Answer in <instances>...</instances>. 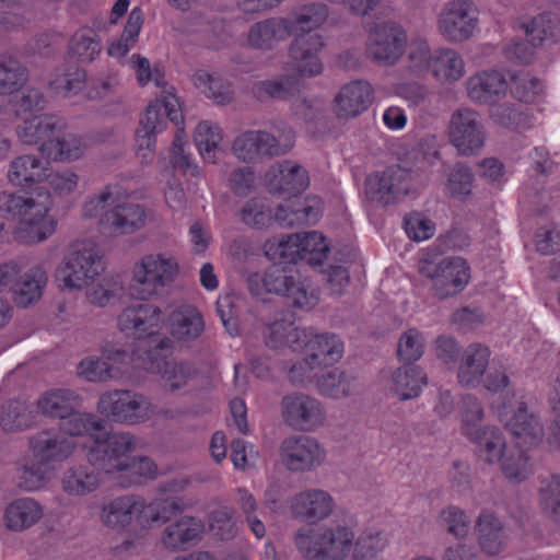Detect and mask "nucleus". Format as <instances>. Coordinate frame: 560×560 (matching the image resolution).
Masks as SVG:
<instances>
[{"instance_id":"423d86ee","label":"nucleus","mask_w":560,"mask_h":560,"mask_svg":"<svg viewBox=\"0 0 560 560\" xmlns=\"http://www.w3.org/2000/svg\"><path fill=\"white\" fill-rule=\"evenodd\" d=\"M104 269L102 256L91 241L71 245L63 264L56 270V279L68 289H82Z\"/></svg>"},{"instance_id":"680f3d73","label":"nucleus","mask_w":560,"mask_h":560,"mask_svg":"<svg viewBox=\"0 0 560 560\" xmlns=\"http://www.w3.org/2000/svg\"><path fill=\"white\" fill-rule=\"evenodd\" d=\"M221 136L208 121H201L195 130V143L206 161L214 163V153Z\"/></svg>"},{"instance_id":"c85d7f7f","label":"nucleus","mask_w":560,"mask_h":560,"mask_svg":"<svg viewBox=\"0 0 560 560\" xmlns=\"http://www.w3.org/2000/svg\"><path fill=\"white\" fill-rule=\"evenodd\" d=\"M47 282V273L40 266H34L20 275L13 287V301L19 307H28L42 298V290Z\"/></svg>"},{"instance_id":"09e8293b","label":"nucleus","mask_w":560,"mask_h":560,"mask_svg":"<svg viewBox=\"0 0 560 560\" xmlns=\"http://www.w3.org/2000/svg\"><path fill=\"white\" fill-rule=\"evenodd\" d=\"M50 472V466L42 463L33 455L18 470V486L25 491L43 488Z\"/></svg>"},{"instance_id":"5fc2aeb1","label":"nucleus","mask_w":560,"mask_h":560,"mask_svg":"<svg viewBox=\"0 0 560 560\" xmlns=\"http://www.w3.org/2000/svg\"><path fill=\"white\" fill-rule=\"evenodd\" d=\"M78 375L88 382H106L119 374V369L100 358H85L78 364Z\"/></svg>"},{"instance_id":"393cba45","label":"nucleus","mask_w":560,"mask_h":560,"mask_svg":"<svg viewBox=\"0 0 560 560\" xmlns=\"http://www.w3.org/2000/svg\"><path fill=\"white\" fill-rule=\"evenodd\" d=\"M522 70H506L511 93L518 103H502L490 108V117L493 121L506 128L517 126L523 119L522 103L525 98V86L522 84Z\"/></svg>"},{"instance_id":"2eb2a0df","label":"nucleus","mask_w":560,"mask_h":560,"mask_svg":"<svg viewBox=\"0 0 560 560\" xmlns=\"http://www.w3.org/2000/svg\"><path fill=\"white\" fill-rule=\"evenodd\" d=\"M280 457L290 471H311L324 462L325 453L315 439L291 435L281 442Z\"/></svg>"},{"instance_id":"4be33fe9","label":"nucleus","mask_w":560,"mask_h":560,"mask_svg":"<svg viewBox=\"0 0 560 560\" xmlns=\"http://www.w3.org/2000/svg\"><path fill=\"white\" fill-rule=\"evenodd\" d=\"M373 102V90L369 82L357 80L345 84L335 97V112L339 118H354Z\"/></svg>"},{"instance_id":"39448f33","label":"nucleus","mask_w":560,"mask_h":560,"mask_svg":"<svg viewBox=\"0 0 560 560\" xmlns=\"http://www.w3.org/2000/svg\"><path fill=\"white\" fill-rule=\"evenodd\" d=\"M113 203L112 192L103 191L84 202L82 215L86 219L101 215L98 231L108 237L129 234L144 226L147 215L142 206L127 202L105 211Z\"/></svg>"},{"instance_id":"c9c22d12","label":"nucleus","mask_w":560,"mask_h":560,"mask_svg":"<svg viewBox=\"0 0 560 560\" xmlns=\"http://www.w3.org/2000/svg\"><path fill=\"white\" fill-rule=\"evenodd\" d=\"M393 390L400 400L419 396L422 386L427 384V375L416 365L405 363L393 373Z\"/></svg>"},{"instance_id":"ea45409f","label":"nucleus","mask_w":560,"mask_h":560,"mask_svg":"<svg viewBox=\"0 0 560 560\" xmlns=\"http://www.w3.org/2000/svg\"><path fill=\"white\" fill-rule=\"evenodd\" d=\"M431 73L440 81H457L464 74V61L452 49H438L433 52V59L431 60Z\"/></svg>"},{"instance_id":"a19ab883","label":"nucleus","mask_w":560,"mask_h":560,"mask_svg":"<svg viewBox=\"0 0 560 560\" xmlns=\"http://www.w3.org/2000/svg\"><path fill=\"white\" fill-rule=\"evenodd\" d=\"M105 425V420L81 412L79 407H72V411L59 421L60 431L71 436L89 434L94 438L95 433L103 431Z\"/></svg>"},{"instance_id":"72a5a7b5","label":"nucleus","mask_w":560,"mask_h":560,"mask_svg":"<svg viewBox=\"0 0 560 560\" xmlns=\"http://www.w3.org/2000/svg\"><path fill=\"white\" fill-rule=\"evenodd\" d=\"M479 448V456L487 463L499 462L503 455L505 441L501 431L497 427L487 425L469 430L465 434Z\"/></svg>"},{"instance_id":"49530a36","label":"nucleus","mask_w":560,"mask_h":560,"mask_svg":"<svg viewBox=\"0 0 560 560\" xmlns=\"http://www.w3.org/2000/svg\"><path fill=\"white\" fill-rule=\"evenodd\" d=\"M299 242L296 233L282 236L278 242L269 241L265 244V254L275 265L296 264L302 260Z\"/></svg>"},{"instance_id":"0e129e2a","label":"nucleus","mask_w":560,"mask_h":560,"mask_svg":"<svg viewBox=\"0 0 560 560\" xmlns=\"http://www.w3.org/2000/svg\"><path fill=\"white\" fill-rule=\"evenodd\" d=\"M184 130L178 129L171 152V163L174 168L180 170L184 174L189 173L191 176L199 174L198 166L190 161L189 153L185 151Z\"/></svg>"},{"instance_id":"cd10ccee","label":"nucleus","mask_w":560,"mask_h":560,"mask_svg":"<svg viewBox=\"0 0 560 560\" xmlns=\"http://www.w3.org/2000/svg\"><path fill=\"white\" fill-rule=\"evenodd\" d=\"M288 35H290L288 21L271 18L253 24L249 27L247 40L249 46L255 49L270 50Z\"/></svg>"},{"instance_id":"2f4dec72","label":"nucleus","mask_w":560,"mask_h":560,"mask_svg":"<svg viewBox=\"0 0 560 560\" xmlns=\"http://www.w3.org/2000/svg\"><path fill=\"white\" fill-rule=\"evenodd\" d=\"M47 171L39 159L22 155L11 162L8 178L15 186L28 188L33 184L45 180Z\"/></svg>"},{"instance_id":"13d9d810","label":"nucleus","mask_w":560,"mask_h":560,"mask_svg":"<svg viewBox=\"0 0 560 560\" xmlns=\"http://www.w3.org/2000/svg\"><path fill=\"white\" fill-rule=\"evenodd\" d=\"M46 104L45 95L37 89H30L11 98L9 103L11 110L19 117L39 113L45 109Z\"/></svg>"},{"instance_id":"7c9ffc66","label":"nucleus","mask_w":560,"mask_h":560,"mask_svg":"<svg viewBox=\"0 0 560 560\" xmlns=\"http://www.w3.org/2000/svg\"><path fill=\"white\" fill-rule=\"evenodd\" d=\"M358 377L348 371L334 369L317 380V388L324 396L340 399L355 394L359 390Z\"/></svg>"},{"instance_id":"412c9836","label":"nucleus","mask_w":560,"mask_h":560,"mask_svg":"<svg viewBox=\"0 0 560 560\" xmlns=\"http://www.w3.org/2000/svg\"><path fill=\"white\" fill-rule=\"evenodd\" d=\"M32 455L42 463L50 466L67 459L73 448L72 440L51 430H43L30 438Z\"/></svg>"},{"instance_id":"c03bdc74","label":"nucleus","mask_w":560,"mask_h":560,"mask_svg":"<svg viewBox=\"0 0 560 560\" xmlns=\"http://www.w3.org/2000/svg\"><path fill=\"white\" fill-rule=\"evenodd\" d=\"M540 510L551 521H560V475L540 478L536 489Z\"/></svg>"},{"instance_id":"de8ad7c7","label":"nucleus","mask_w":560,"mask_h":560,"mask_svg":"<svg viewBox=\"0 0 560 560\" xmlns=\"http://www.w3.org/2000/svg\"><path fill=\"white\" fill-rule=\"evenodd\" d=\"M300 234V253L302 261L312 266H320L328 256L329 245L326 237L317 232H304Z\"/></svg>"},{"instance_id":"864d4df0","label":"nucleus","mask_w":560,"mask_h":560,"mask_svg":"<svg viewBox=\"0 0 560 560\" xmlns=\"http://www.w3.org/2000/svg\"><path fill=\"white\" fill-rule=\"evenodd\" d=\"M158 369L172 392L185 386L195 375V369L187 362L162 361L158 363Z\"/></svg>"},{"instance_id":"c756f323","label":"nucleus","mask_w":560,"mask_h":560,"mask_svg":"<svg viewBox=\"0 0 560 560\" xmlns=\"http://www.w3.org/2000/svg\"><path fill=\"white\" fill-rule=\"evenodd\" d=\"M508 84H510V78L506 79L505 75L494 70L485 71L468 80V95L476 102L491 103L505 92Z\"/></svg>"},{"instance_id":"aec40b11","label":"nucleus","mask_w":560,"mask_h":560,"mask_svg":"<svg viewBox=\"0 0 560 560\" xmlns=\"http://www.w3.org/2000/svg\"><path fill=\"white\" fill-rule=\"evenodd\" d=\"M66 128L62 118L55 115L35 116L25 119L16 129L18 136L23 143L38 144L43 155H47L46 144L54 142L57 136Z\"/></svg>"},{"instance_id":"a211bd4d","label":"nucleus","mask_w":560,"mask_h":560,"mask_svg":"<svg viewBox=\"0 0 560 560\" xmlns=\"http://www.w3.org/2000/svg\"><path fill=\"white\" fill-rule=\"evenodd\" d=\"M162 320V311L159 306L141 303L126 307L119 314L117 325L127 337L141 339L155 335Z\"/></svg>"},{"instance_id":"a18cd8bd","label":"nucleus","mask_w":560,"mask_h":560,"mask_svg":"<svg viewBox=\"0 0 560 560\" xmlns=\"http://www.w3.org/2000/svg\"><path fill=\"white\" fill-rule=\"evenodd\" d=\"M27 81V69L16 58L0 56V95L19 91Z\"/></svg>"},{"instance_id":"ddd939ff","label":"nucleus","mask_w":560,"mask_h":560,"mask_svg":"<svg viewBox=\"0 0 560 560\" xmlns=\"http://www.w3.org/2000/svg\"><path fill=\"white\" fill-rule=\"evenodd\" d=\"M406 44L407 35L399 24L377 23L370 33L366 55L378 65L392 66L402 56Z\"/></svg>"},{"instance_id":"6e6552de","label":"nucleus","mask_w":560,"mask_h":560,"mask_svg":"<svg viewBox=\"0 0 560 560\" xmlns=\"http://www.w3.org/2000/svg\"><path fill=\"white\" fill-rule=\"evenodd\" d=\"M95 445L88 454V460L105 474L121 472L129 453L135 448V438L128 432L107 433L106 425L94 436Z\"/></svg>"},{"instance_id":"58836bf2","label":"nucleus","mask_w":560,"mask_h":560,"mask_svg":"<svg viewBox=\"0 0 560 560\" xmlns=\"http://www.w3.org/2000/svg\"><path fill=\"white\" fill-rule=\"evenodd\" d=\"M166 127V120L161 114L159 103H150L140 119V127L137 130V148L140 150L152 149L156 143V135Z\"/></svg>"},{"instance_id":"b1692460","label":"nucleus","mask_w":560,"mask_h":560,"mask_svg":"<svg viewBox=\"0 0 560 560\" xmlns=\"http://www.w3.org/2000/svg\"><path fill=\"white\" fill-rule=\"evenodd\" d=\"M294 73L280 74L270 80L258 81L252 86L253 96L259 102L269 100L285 101L300 93V79L304 78L299 73L293 61Z\"/></svg>"},{"instance_id":"f257e3e1","label":"nucleus","mask_w":560,"mask_h":560,"mask_svg":"<svg viewBox=\"0 0 560 560\" xmlns=\"http://www.w3.org/2000/svg\"><path fill=\"white\" fill-rule=\"evenodd\" d=\"M315 532L308 527L307 533H300L296 538L299 549L311 560H342L351 550L355 560H365L385 546V539L377 527H361L355 534L352 527H323Z\"/></svg>"},{"instance_id":"dca6fc26","label":"nucleus","mask_w":560,"mask_h":560,"mask_svg":"<svg viewBox=\"0 0 560 560\" xmlns=\"http://www.w3.org/2000/svg\"><path fill=\"white\" fill-rule=\"evenodd\" d=\"M308 184L306 170L289 160L275 163L265 174L267 190L283 198L298 197L307 188Z\"/></svg>"},{"instance_id":"1a4fd4ad","label":"nucleus","mask_w":560,"mask_h":560,"mask_svg":"<svg viewBox=\"0 0 560 560\" xmlns=\"http://www.w3.org/2000/svg\"><path fill=\"white\" fill-rule=\"evenodd\" d=\"M419 272L432 280L434 295L441 300L462 292L470 279L469 267L460 257H447L436 265L420 261Z\"/></svg>"},{"instance_id":"4d7b16f0","label":"nucleus","mask_w":560,"mask_h":560,"mask_svg":"<svg viewBox=\"0 0 560 560\" xmlns=\"http://www.w3.org/2000/svg\"><path fill=\"white\" fill-rule=\"evenodd\" d=\"M100 51L101 44L91 30L75 33L69 42V54L81 62H91Z\"/></svg>"},{"instance_id":"f8f14e48","label":"nucleus","mask_w":560,"mask_h":560,"mask_svg":"<svg viewBox=\"0 0 560 560\" xmlns=\"http://www.w3.org/2000/svg\"><path fill=\"white\" fill-rule=\"evenodd\" d=\"M151 404L141 394L131 390H113L100 397L97 408L115 422L136 424L149 419Z\"/></svg>"},{"instance_id":"a878e982","label":"nucleus","mask_w":560,"mask_h":560,"mask_svg":"<svg viewBox=\"0 0 560 560\" xmlns=\"http://www.w3.org/2000/svg\"><path fill=\"white\" fill-rule=\"evenodd\" d=\"M513 398L514 394L506 390L499 407V419L511 436L516 440L515 446L518 448L520 458H522L524 454L525 402H515Z\"/></svg>"},{"instance_id":"6ab92c4d","label":"nucleus","mask_w":560,"mask_h":560,"mask_svg":"<svg viewBox=\"0 0 560 560\" xmlns=\"http://www.w3.org/2000/svg\"><path fill=\"white\" fill-rule=\"evenodd\" d=\"M477 14L474 5L467 1L451 2L440 15L441 34L450 42L467 40L477 26Z\"/></svg>"},{"instance_id":"bf43d9fd","label":"nucleus","mask_w":560,"mask_h":560,"mask_svg":"<svg viewBox=\"0 0 560 560\" xmlns=\"http://www.w3.org/2000/svg\"><path fill=\"white\" fill-rule=\"evenodd\" d=\"M423 346L422 334L416 328L408 329L399 339L397 347L398 359L409 364L418 361L423 354Z\"/></svg>"},{"instance_id":"69168bd1","label":"nucleus","mask_w":560,"mask_h":560,"mask_svg":"<svg viewBox=\"0 0 560 560\" xmlns=\"http://www.w3.org/2000/svg\"><path fill=\"white\" fill-rule=\"evenodd\" d=\"M474 174L464 163H456L448 174V189L453 196L470 194Z\"/></svg>"},{"instance_id":"603ef678","label":"nucleus","mask_w":560,"mask_h":560,"mask_svg":"<svg viewBox=\"0 0 560 560\" xmlns=\"http://www.w3.org/2000/svg\"><path fill=\"white\" fill-rule=\"evenodd\" d=\"M255 142L258 159L261 156H277L284 154L293 145V132L290 128L278 137L267 131L255 130Z\"/></svg>"},{"instance_id":"3c124183","label":"nucleus","mask_w":560,"mask_h":560,"mask_svg":"<svg viewBox=\"0 0 560 560\" xmlns=\"http://www.w3.org/2000/svg\"><path fill=\"white\" fill-rule=\"evenodd\" d=\"M98 478L94 470L84 466H75L63 474L62 486L66 492L74 495H83L96 489Z\"/></svg>"},{"instance_id":"5701e85b","label":"nucleus","mask_w":560,"mask_h":560,"mask_svg":"<svg viewBox=\"0 0 560 560\" xmlns=\"http://www.w3.org/2000/svg\"><path fill=\"white\" fill-rule=\"evenodd\" d=\"M294 517L310 525L325 520L332 512V498L325 491L313 489L296 494L291 502Z\"/></svg>"},{"instance_id":"79ce46f5","label":"nucleus","mask_w":560,"mask_h":560,"mask_svg":"<svg viewBox=\"0 0 560 560\" xmlns=\"http://www.w3.org/2000/svg\"><path fill=\"white\" fill-rule=\"evenodd\" d=\"M171 332L178 339H196L203 331L201 314L192 307L173 312L170 317Z\"/></svg>"},{"instance_id":"774afa93","label":"nucleus","mask_w":560,"mask_h":560,"mask_svg":"<svg viewBox=\"0 0 560 560\" xmlns=\"http://www.w3.org/2000/svg\"><path fill=\"white\" fill-rule=\"evenodd\" d=\"M536 249L545 255L560 250V224H551L538 231L535 238Z\"/></svg>"},{"instance_id":"e2e57ef3","label":"nucleus","mask_w":560,"mask_h":560,"mask_svg":"<svg viewBox=\"0 0 560 560\" xmlns=\"http://www.w3.org/2000/svg\"><path fill=\"white\" fill-rule=\"evenodd\" d=\"M405 231L409 238L420 242L434 234V223L420 212H411L405 217Z\"/></svg>"},{"instance_id":"473e14b6","label":"nucleus","mask_w":560,"mask_h":560,"mask_svg":"<svg viewBox=\"0 0 560 560\" xmlns=\"http://www.w3.org/2000/svg\"><path fill=\"white\" fill-rule=\"evenodd\" d=\"M240 221L253 230H267L278 224L277 211L273 212L270 202L265 198H250L240 209Z\"/></svg>"},{"instance_id":"4468645a","label":"nucleus","mask_w":560,"mask_h":560,"mask_svg":"<svg viewBox=\"0 0 560 560\" xmlns=\"http://www.w3.org/2000/svg\"><path fill=\"white\" fill-rule=\"evenodd\" d=\"M410 188V172L400 165H392L382 174L371 175L365 180L368 198L384 206L400 200L409 192Z\"/></svg>"},{"instance_id":"6e6d98bb","label":"nucleus","mask_w":560,"mask_h":560,"mask_svg":"<svg viewBox=\"0 0 560 560\" xmlns=\"http://www.w3.org/2000/svg\"><path fill=\"white\" fill-rule=\"evenodd\" d=\"M27 407L20 400H8L0 408V425L5 431H19L30 425Z\"/></svg>"},{"instance_id":"8fccbe9b","label":"nucleus","mask_w":560,"mask_h":560,"mask_svg":"<svg viewBox=\"0 0 560 560\" xmlns=\"http://www.w3.org/2000/svg\"><path fill=\"white\" fill-rule=\"evenodd\" d=\"M48 149L47 159L54 161L77 160L83 152L82 139L73 133L65 132V129L57 136L54 142L46 144Z\"/></svg>"},{"instance_id":"37998d69","label":"nucleus","mask_w":560,"mask_h":560,"mask_svg":"<svg viewBox=\"0 0 560 560\" xmlns=\"http://www.w3.org/2000/svg\"><path fill=\"white\" fill-rule=\"evenodd\" d=\"M44 515L43 506L32 498L13 500L4 511L5 525H35Z\"/></svg>"},{"instance_id":"4c0bfd02","label":"nucleus","mask_w":560,"mask_h":560,"mask_svg":"<svg viewBox=\"0 0 560 560\" xmlns=\"http://www.w3.org/2000/svg\"><path fill=\"white\" fill-rule=\"evenodd\" d=\"M559 18L551 12H542L527 24V46L544 48L553 43L559 33Z\"/></svg>"},{"instance_id":"20e7f679","label":"nucleus","mask_w":560,"mask_h":560,"mask_svg":"<svg viewBox=\"0 0 560 560\" xmlns=\"http://www.w3.org/2000/svg\"><path fill=\"white\" fill-rule=\"evenodd\" d=\"M291 343L294 350H304L305 358L289 371L292 382H302L312 370L332 365L343 353V345L335 334H315L312 329L295 328Z\"/></svg>"},{"instance_id":"9b49d317","label":"nucleus","mask_w":560,"mask_h":560,"mask_svg":"<svg viewBox=\"0 0 560 560\" xmlns=\"http://www.w3.org/2000/svg\"><path fill=\"white\" fill-rule=\"evenodd\" d=\"M448 137L460 154H478L486 142V129L481 116L468 107L454 110L448 124Z\"/></svg>"},{"instance_id":"bb28decb","label":"nucleus","mask_w":560,"mask_h":560,"mask_svg":"<svg viewBox=\"0 0 560 560\" xmlns=\"http://www.w3.org/2000/svg\"><path fill=\"white\" fill-rule=\"evenodd\" d=\"M490 350L479 343L467 347L462 355L457 378L463 386H476L480 383L489 363Z\"/></svg>"},{"instance_id":"338daca9","label":"nucleus","mask_w":560,"mask_h":560,"mask_svg":"<svg viewBox=\"0 0 560 560\" xmlns=\"http://www.w3.org/2000/svg\"><path fill=\"white\" fill-rule=\"evenodd\" d=\"M408 59L410 62V69L417 75L431 72V60L433 59V52L430 51L425 42L420 40L412 43L409 48Z\"/></svg>"},{"instance_id":"7ed1b4c3","label":"nucleus","mask_w":560,"mask_h":560,"mask_svg":"<svg viewBox=\"0 0 560 560\" xmlns=\"http://www.w3.org/2000/svg\"><path fill=\"white\" fill-rule=\"evenodd\" d=\"M183 506L176 499H159L145 504L143 499L132 495L116 498L103 505L102 520L105 525H130L138 523H167L188 525L185 518L176 520Z\"/></svg>"},{"instance_id":"052dcab7","label":"nucleus","mask_w":560,"mask_h":560,"mask_svg":"<svg viewBox=\"0 0 560 560\" xmlns=\"http://www.w3.org/2000/svg\"><path fill=\"white\" fill-rule=\"evenodd\" d=\"M477 540L481 551V559L495 558L503 551L506 545L500 527H480L477 533Z\"/></svg>"},{"instance_id":"e433bc0d","label":"nucleus","mask_w":560,"mask_h":560,"mask_svg":"<svg viewBox=\"0 0 560 560\" xmlns=\"http://www.w3.org/2000/svg\"><path fill=\"white\" fill-rule=\"evenodd\" d=\"M319 217V209L307 200H296L289 205L277 207L278 225L290 229L295 225L315 223Z\"/></svg>"},{"instance_id":"f704fd0d","label":"nucleus","mask_w":560,"mask_h":560,"mask_svg":"<svg viewBox=\"0 0 560 560\" xmlns=\"http://www.w3.org/2000/svg\"><path fill=\"white\" fill-rule=\"evenodd\" d=\"M81 399L68 389H56L44 394L37 401L39 412L48 418L59 421L72 411V407H80Z\"/></svg>"},{"instance_id":"f03ea898","label":"nucleus","mask_w":560,"mask_h":560,"mask_svg":"<svg viewBox=\"0 0 560 560\" xmlns=\"http://www.w3.org/2000/svg\"><path fill=\"white\" fill-rule=\"evenodd\" d=\"M328 18L324 3H308L295 11L292 21H288L290 34L295 38L290 45L289 54L295 62L296 70L303 77H314L322 72V62L317 52L323 47L322 37L312 33Z\"/></svg>"},{"instance_id":"0eeeda50","label":"nucleus","mask_w":560,"mask_h":560,"mask_svg":"<svg viewBox=\"0 0 560 560\" xmlns=\"http://www.w3.org/2000/svg\"><path fill=\"white\" fill-rule=\"evenodd\" d=\"M177 271L178 266L172 258L161 254L145 255L135 266L130 294L139 300H148L171 283Z\"/></svg>"},{"instance_id":"f3484780","label":"nucleus","mask_w":560,"mask_h":560,"mask_svg":"<svg viewBox=\"0 0 560 560\" xmlns=\"http://www.w3.org/2000/svg\"><path fill=\"white\" fill-rule=\"evenodd\" d=\"M284 422L298 430L310 431L323 424L325 412L322 404L305 394L294 393L281 400Z\"/></svg>"},{"instance_id":"9d476101","label":"nucleus","mask_w":560,"mask_h":560,"mask_svg":"<svg viewBox=\"0 0 560 560\" xmlns=\"http://www.w3.org/2000/svg\"><path fill=\"white\" fill-rule=\"evenodd\" d=\"M268 293L284 296L293 307L314 308L319 301L318 293L298 272L279 265L266 270Z\"/></svg>"}]
</instances>
